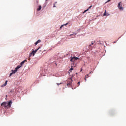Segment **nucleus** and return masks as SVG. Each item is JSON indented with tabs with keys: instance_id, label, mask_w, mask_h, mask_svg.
<instances>
[{
	"instance_id": "obj_20",
	"label": "nucleus",
	"mask_w": 126,
	"mask_h": 126,
	"mask_svg": "<svg viewBox=\"0 0 126 126\" xmlns=\"http://www.w3.org/2000/svg\"><path fill=\"white\" fill-rule=\"evenodd\" d=\"M62 83H57V85L58 86H59V85H61V84H62Z\"/></svg>"
},
{
	"instance_id": "obj_19",
	"label": "nucleus",
	"mask_w": 126,
	"mask_h": 126,
	"mask_svg": "<svg viewBox=\"0 0 126 126\" xmlns=\"http://www.w3.org/2000/svg\"><path fill=\"white\" fill-rule=\"evenodd\" d=\"M77 84H78V87H79V85L80 84V82H78Z\"/></svg>"
},
{
	"instance_id": "obj_1",
	"label": "nucleus",
	"mask_w": 126,
	"mask_h": 126,
	"mask_svg": "<svg viewBox=\"0 0 126 126\" xmlns=\"http://www.w3.org/2000/svg\"><path fill=\"white\" fill-rule=\"evenodd\" d=\"M21 64H20L19 65H18L16 67L15 70H12V72L10 74L9 76H11L12 74L16 73V72H17L18 69L21 68Z\"/></svg>"
},
{
	"instance_id": "obj_27",
	"label": "nucleus",
	"mask_w": 126,
	"mask_h": 126,
	"mask_svg": "<svg viewBox=\"0 0 126 126\" xmlns=\"http://www.w3.org/2000/svg\"><path fill=\"white\" fill-rule=\"evenodd\" d=\"M81 71H82V68H81Z\"/></svg>"
},
{
	"instance_id": "obj_29",
	"label": "nucleus",
	"mask_w": 126,
	"mask_h": 126,
	"mask_svg": "<svg viewBox=\"0 0 126 126\" xmlns=\"http://www.w3.org/2000/svg\"><path fill=\"white\" fill-rule=\"evenodd\" d=\"M6 96L7 97V95H6Z\"/></svg>"
},
{
	"instance_id": "obj_9",
	"label": "nucleus",
	"mask_w": 126,
	"mask_h": 126,
	"mask_svg": "<svg viewBox=\"0 0 126 126\" xmlns=\"http://www.w3.org/2000/svg\"><path fill=\"white\" fill-rule=\"evenodd\" d=\"M110 14L109 13H106V10H105L104 13V16H109Z\"/></svg>"
},
{
	"instance_id": "obj_26",
	"label": "nucleus",
	"mask_w": 126,
	"mask_h": 126,
	"mask_svg": "<svg viewBox=\"0 0 126 126\" xmlns=\"http://www.w3.org/2000/svg\"><path fill=\"white\" fill-rule=\"evenodd\" d=\"M31 60V59H30V58L29 59V60Z\"/></svg>"
},
{
	"instance_id": "obj_17",
	"label": "nucleus",
	"mask_w": 126,
	"mask_h": 126,
	"mask_svg": "<svg viewBox=\"0 0 126 126\" xmlns=\"http://www.w3.org/2000/svg\"><path fill=\"white\" fill-rule=\"evenodd\" d=\"M73 66H74V63H73V65L71 66L70 70H73Z\"/></svg>"
},
{
	"instance_id": "obj_6",
	"label": "nucleus",
	"mask_w": 126,
	"mask_h": 126,
	"mask_svg": "<svg viewBox=\"0 0 126 126\" xmlns=\"http://www.w3.org/2000/svg\"><path fill=\"white\" fill-rule=\"evenodd\" d=\"M12 103V102L11 100L9 101V103H8V108H9L10 107H11V104Z\"/></svg>"
},
{
	"instance_id": "obj_13",
	"label": "nucleus",
	"mask_w": 126,
	"mask_h": 126,
	"mask_svg": "<svg viewBox=\"0 0 126 126\" xmlns=\"http://www.w3.org/2000/svg\"><path fill=\"white\" fill-rule=\"evenodd\" d=\"M90 75H89V74H88L87 75H85V80L86 81H87V79L86 78H88L89 77Z\"/></svg>"
},
{
	"instance_id": "obj_18",
	"label": "nucleus",
	"mask_w": 126,
	"mask_h": 126,
	"mask_svg": "<svg viewBox=\"0 0 126 126\" xmlns=\"http://www.w3.org/2000/svg\"><path fill=\"white\" fill-rule=\"evenodd\" d=\"M68 25V23H66V24H65L64 25ZM64 25H62V26L60 27V29H62V28H63V27Z\"/></svg>"
},
{
	"instance_id": "obj_16",
	"label": "nucleus",
	"mask_w": 126,
	"mask_h": 126,
	"mask_svg": "<svg viewBox=\"0 0 126 126\" xmlns=\"http://www.w3.org/2000/svg\"><path fill=\"white\" fill-rule=\"evenodd\" d=\"M41 8H42V6H39L38 8L37 9V10L38 11L40 10H41Z\"/></svg>"
},
{
	"instance_id": "obj_5",
	"label": "nucleus",
	"mask_w": 126,
	"mask_h": 126,
	"mask_svg": "<svg viewBox=\"0 0 126 126\" xmlns=\"http://www.w3.org/2000/svg\"><path fill=\"white\" fill-rule=\"evenodd\" d=\"M118 7L120 10H123V7H122V4L121 2H119L118 4Z\"/></svg>"
},
{
	"instance_id": "obj_3",
	"label": "nucleus",
	"mask_w": 126,
	"mask_h": 126,
	"mask_svg": "<svg viewBox=\"0 0 126 126\" xmlns=\"http://www.w3.org/2000/svg\"><path fill=\"white\" fill-rule=\"evenodd\" d=\"M79 60V58H78V57H71L70 58V61L71 62H75L76 60Z\"/></svg>"
},
{
	"instance_id": "obj_10",
	"label": "nucleus",
	"mask_w": 126,
	"mask_h": 126,
	"mask_svg": "<svg viewBox=\"0 0 126 126\" xmlns=\"http://www.w3.org/2000/svg\"><path fill=\"white\" fill-rule=\"evenodd\" d=\"M92 6H89V7L88 8V9H87V10H85V11L83 12V14H84V13L87 12V11H88L89 10V9L91 8V7H92Z\"/></svg>"
},
{
	"instance_id": "obj_28",
	"label": "nucleus",
	"mask_w": 126,
	"mask_h": 126,
	"mask_svg": "<svg viewBox=\"0 0 126 126\" xmlns=\"http://www.w3.org/2000/svg\"><path fill=\"white\" fill-rule=\"evenodd\" d=\"M76 74H78V73H76Z\"/></svg>"
},
{
	"instance_id": "obj_4",
	"label": "nucleus",
	"mask_w": 126,
	"mask_h": 126,
	"mask_svg": "<svg viewBox=\"0 0 126 126\" xmlns=\"http://www.w3.org/2000/svg\"><path fill=\"white\" fill-rule=\"evenodd\" d=\"M72 81H73V80H72V78H70V79H69V83H68L67 84V87H71V83H72Z\"/></svg>"
},
{
	"instance_id": "obj_2",
	"label": "nucleus",
	"mask_w": 126,
	"mask_h": 126,
	"mask_svg": "<svg viewBox=\"0 0 126 126\" xmlns=\"http://www.w3.org/2000/svg\"><path fill=\"white\" fill-rule=\"evenodd\" d=\"M1 106H3L6 109H8V104L7 102H3V103L1 104Z\"/></svg>"
},
{
	"instance_id": "obj_22",
	"label": "nucleus",
	"mask_w": 126,
	"mask_h": 126,
	"mask_svg": "<svg viewBox=\"0 0 126 126\" xmlns=\"http://www.w3.org/2000/svg\"><path fill=\"white\" fill-rule=\"evenodd\" d=\"M74 76H75V75H74L73 74L72 75V77H74Z\"/></svg>"
},
{
	"instance_id": "obj_12",
	"label": "nucleus",
	"mask_w": 126,
	"mask_h": 126,
	"mask_svg": "<svg viewBox=\"0 0 126 126\" xmlns=\"http://www.w3.org/2000/svg\"><path fill=\"white\" fill-rule=\"evenodd\" d=\"M33 51L34 50H32L31 53L29 54V57H31V56H32V55L33 56V53H34Z\"/></svg>"
},
{
	"instance_id": "obj_8",
	"label": "nucleus",
	"mask_w": 126,
	"mask_h": 126,
	"mask_svg": "<svg viewBox=\"0 0 126 126\" xmlns=\"http://www.w3.org/2000/svg\"><path fill=\"white\" fill-rule=\"evenodd\" d=\"M8 83V81H5V83H4L3 85L1 86V87H5V86L7 85V83Z\"/></svg>"
},
{
	"instance_id": "obj_15",
	"label": "nucleus",
	"mask_w": 126,
	"mask_h": 126,
	"mask_svg": "<svg viewBox=\"0 0 126 126\" xmlns=\"http://www.w3.org/2000/svg\"><path fill=\"white\" fill-rule=\"evenodd\" d=\"M41 40H38V41H37L36 42H35V45H37V44H38V43H40L41 42Z\"/></svg>"
},
{
	"instance_id": "obj_14",
	"label": "nucleus",
	"mask_w": 126,
	"mask_h": 126,
	"mask_svg": "<svg viewBox=\"0 0 126 126\" xmlns=\"http://www.w3.org/2000/svg\"><path fill=\"white\" fill-rule=\"evenodd\" d=\"M38 50H39V48H38L37 49H36L34 51L33 50V56H34V55L35 54L36 52H37Z\"/></svg>"
},
{
	"instance_id": "obj_24",
	"label": "nucleus",
	"mask_w": 126,
	"mask_h": 126,
	"mask_svg": "<svg viewBox=\"0 0 126 126\" xmlns=\"http://www.w3.org/2000/svg\"><path fill=\"white\" fill-rule=\"evenodd\" d=\"M110 0H108V1H107V2H109V1H110Z\"/></svg>"
},
{
	"instance_id": "obj_25",
	"label": "nucleus",
	"mask_w": 126,
	"mask_h": 126,
	"mask_svg": "<svg viewBox=\"0 0 126 126\" xmlns=\"http://www.w3.org/2000/svg\"><path fill=\"white\" fill-rule=\"evenodd\" d=\"M12 91H13V90H11V91H10V92H12Z\"/></svg>"
},
{
	"instance_id": "obj_23",
	"label": "nucleus",
	"mask_w": 126,
	"mask_h": 126,
	"mask_svg": "<svg viewBox=\"0 0 126 126\" xmlns=\"http://www.w3.org/2000/svg\"><path fill=\"white\" fill-rule=\"evenodd\" d=\"M91 73H93V72L92 71V72H90L89 73L90 74H91Z\"/></svg>"
},
{
	"instance_id": "obj_21",
	"label": "nucleus",
	"mask_w": 126,
	"mask_h": 126,
	"mask_svg": "<svg viewBox=\"0 0 126 126\" xmlns=\"http://www.w3.org/2000/svg\"><path fill=\"white\" fill-rule=\"evenodd\" d=\"M56 3H57V2H56L55 3H54V7H56V6H55Z\"/></svg>"
},
{
	"instance_id": "obj_11",
	"label": "nucleus",
	"mask_w": 126,
	"mask_h": 126,
	"mask_svg": "<svg viewBox=\"0 0 126 126\" xmlns=\"http://www.w3.org/2000/svg\"><path fill=\"white\" fill-rule=\"evenodd\" d=\"M95 42V41H92L91 44H90L89 47H92V45H93L94 44Z\"/></svg>"
},
{
	"instance_id": "obj_7",
	"label": "nucleus",
	"mask_w": 126,
	"mask_h": 126,
	"mask_svg": "<svg viewBox=\"0 0 126 126\" xmlns=\"http://www.w3.org/2000/svg\"><path fill=\"white\" fill-rule=\"evenodd\" d=\"M27 61H28L27 60V59H25L24 61L22 62V63H20L21 66H22L23 65H24L25 63L27 62Z\"/></svg>"
}]
</instances>
